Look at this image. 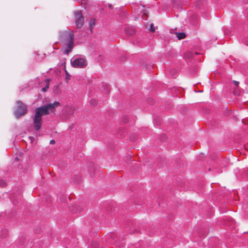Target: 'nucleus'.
<instances>
[{"instance_id":"obj_1","label":"nucleus","mask_w":248,"mask_h":248,"mask_svg":"<svg viewBox=\"0 0 248 248\" xmlns=\"http://www.w3.org/2000/svg\"><path fill=\"white\" fill-rule=\"evenodd\" d=\"M60 105V103L59 102L55 101L52 104L50 103L43 107L36 108L33 119L34 129L36 130H39L41 128L42 116L48 114L49 111H53L56 108Z\"/></svg>"},{"instance_id":"obj_13","label":"nucleus","mask_w":248,"mask_h":248,"mask_svg":"<svg viewBox=\"0 0 248 248\" xmlns=\"http://www.w3.org/2000/svg\"><path fill=\"white\" fill-rule=\"evenodd\" d=\"M146 13L145 12L143 15H142V17L143 19H146Z\"/></svg>"},{"instance_id":"obj_4","label":"nucleus","mask_w":248,"mask_h":248,"mask_svg":"<svg viewBox=\"0 0 248 248\" xmlns=\"http://www.w3.org/2000/svg\"><path fill=\"white\" fill-rule=\"evenodd\" d=\"M74 15L77 27L78 28H81L84 24V17L81 12L80 11H75Z\"/></svg>"},{"instance_id":"obj_9","label":"nucleus","mask_w":248,"mask_h":248,"mask_svg":"<svg viewBox=\"0 0 248 248\" xmlns=\"http://www.w3.org/2000/svg\"><path fill=\"white\" fill-rule=\"evenodd\" d=\"M6 186V183L4 180H0V186L4 187Z\"/></svg>"},{"instance_id":"obj_7","label":"nucleus","mask_w":248,"mask_h":248,"mask_svg":"<svg viewBox=\"0 0 248 248\" xmlns=\"http://www.w3.org/2000/svg\"><path fill=\"white\" fill-rule=\"evenodd\" d=\"M175 34L176 35V36L178 39V40L183 39L186 37V35L184 32H175Z\"/></svg>"},{"instance_id":"obj_15","label":"nucleus","mask_w":248,"mask_h":248,"mask_svg":"<svg viewBox=\"0 0 248 248\" xmlns=\"http://www.w3.org/2000/svg\"><path fill=\"white\" fill-rule=\"evenodd\" d=\"M65 72H66V79L68 80L69 79V78H68L69 76V75L68 73V72H67V71L65 70Z\"/></svg>"},{"instance_id":"obj_17","label":"nucleus","mask_w":248,"mask_h":248,"mask_svg":"<svg viewBox=\"0 0 248 248\" xmlns=\"http://www.w3.org/2000/svg\"><path fill=\"white\" fill-rule=\"evenodd\" d=\"M55 143V141L54 140H52L50 141V144H53Z\"/></svg>"},{"instance_id":"obj_11","label":"nucleus","mask_w":248,"mask_h":248,"mask_svg":"<svg viewBox=\"0 0 248 248\" xmlns=\"http://www.w3.org/2000/svg\"><path fill=\"white\" fill-rule=\"evenodd\" d=\"M150 30L151 31H152V32H154V31H155V28L154 27V26H153V24H151L150 25Z\"/></svg>"},{"instance_id":"obj_6","label":"nucleus","mask_w":248,"mask_h":248,"mask_svg":"<svg viewBox=\"0 0 248 248\" xmlns=\"http://www.w3.org/2000/svg\"><path fill=\"white\" fill-rule=\"evenodd\" d=\"M76 108L74 107H67L66 108L65 111L66 114L68 115H71L73 114L74 112L75 111Z\"/></svg>"},{"instance_id":"obj_3","label":"nucleus","mask_w":248,"mask_h":248,"mask_svg":"<svg viewBox=\"0 0 248 248\" xmlns=\"http://www.w3.org/2000/svg\"><path fill=\"white\" fill-rule=\"evenodd\" d=\"M16 105L17 108L15 111V115L17 118H19L26 113L27 107L20 101L16 102Z\"/></svg>"},{"instance_id":"obj_2","label":"nucleus","mask_w":248,"mask_h":248,"mask_svg":"<svg viewBox=\"0 0 248 248\" xmlns=\"http://www.w3.org/2000/svg\"><path fill=\"white\" fill-rule=\"evenodd\" d=\"M60 40L65 46L64 54L68 55L74 46V33L70 30L63 31L60 33Z\"/></svg>"},{"instance_id":"obj_8","label":"nucleus","mask_w":248,"mask_h":248,"mask_svg":"<svg viewBox=\"0 0 248 248\" xmlns=\"http://www.w3.org/2000/svg\"><path fill=\"white\" fill-rule=\"evenodd\" d=\"M91 248H99L98 244L97 243L93 244L91 246Z\"/></svg>"},{"instance_id":"obj_5","label":"nucleus","mask_w":248,"mask_h":248,"mask_svg":"<svg viewBox=\"0 0 248 248\" xmlns=\"http://www.w3.org/2000/svg\"><path fill=\"white\" fill-rule=\"evenodd\" d=\"M72 65L76 68H83L85 67L87 64V61L83 58L76 59L74 61H71Z\"/></svg>"},{"instance_id":"obj_12","label":"nucleus","mask_w":248,"mask_h":248,"mask_svg":"<svg viewBox=\"0 0 248 248\" xmlns=\"http://www.w3.org/2000/svg\"><path fill=\"white\" fill-rule=\"evenodd\" d=\"M48 88V85H46V87L42 89V91L44 92H45L47 89Z\"/></svg>"},{"instance_id":"obj_10","label":"nucleus","mask_w":248,"mask_h":248,"mask_svg":"<svg viewBox=\"0 0 248 248\" xmlns=\"http://www.w3.org/2000/svg\"><path fill=\"white\" fill-rule=\"evenodd\" d=\"M91 104L93 106H95L97 104L96 101L95 99H92L91 101Z\"/></svg>"},{"instance_id":"obj_14","label":"nucleus","mask_w":248,"mask_h":248,"mask_svg":"<svg viewBox=\"0 0 248 248\" xmlns=\"http://www.w3.org/2000/svg\"><path fill=\"white\" fill-rule=\"evenodd\" d=\"M233 82L234 83V84H235V85L236 86H238L239 84V82L235 81V80H233Z\"/></svg>"},{"instance_id":"obj_18","label":"nucleus","mask_w":248,"mask_h":248,"mask_svg":"<svg viewBox=\"0 0 248 248\" xmlns=\"http://www.w3.org/2000/svg\"><path fill=\"white\" fill-rule=\"evenodd\" d=\"M247 45H248V43H247Z\"/></svg>"},{"instance_id":"obj_16","label":"nucleus","mask_w":248,"mask_h":248,"mask_svg":"<svg viewBox=\"0 0 248 248\" xmlns=\"http://www.w3.org/2000/svg\"><path fill=\"white\" fill-rule=\"evenodd\" d=\"M89 24L90 25V28H92V26H94L95 25V23L93 22V23H91V22H90Z\"/></svg>"}]
</instances>
